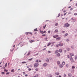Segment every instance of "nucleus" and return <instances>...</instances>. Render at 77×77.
I'll list each match as a JSON object with an SVG mask.
<instances>
[{"instance_id":"nucleus-1","label":"nucleus","mask_w":77,"mask_h":77,"mask_svg":"<svg viewBox=\"0 0 77 77\" xmlns=\"http://www.w3.org/2000/svg\"><path fill=\"white\" fill-rule=\"evenodd\" d=\"M69 24H68V23H65L64 25V27H69Z\"/></svg>"},{"instance_id":"nucleus-2","label":"nucleus","mask_w":77,"mask_h":77,"mask_svg":"<svg viewBox=\"0 0 77 77\" xmlns=\"http://www.w3.org/2000/svg\"><path fill=\"white\" fill-rule=\"evenodd\" d=\"M39 66V64L38 63H35L34 64V68H37Z\"/></svg>"},{"instance_id":"nucleus-3","label":"nucleus","mask_w":77,"mask_h":77,"mask_svg":"<svg viewBox=\"0 0 77 77\" xmlns=\"http://www.w3.org/2000/svg\"><path fill=\"white\" fill-rule=\"evenodd\" d=\"M70 61H71V62H72V63L74 62V60H73V58L72 57H70Z\"/></svg>"},{"instance_id":"nucleus-4","label":"nucleus","mask_w":77,"mask_h":77,"mask_svg":"<svg viewBox=\"0 0 77 77\" xmlns=\"http://www.w3.org/2000/svg\"><path fill=\"white\" fill-rule=\"evenodd\" d=\"M59 35H53V37L54 38H56L57 37H58Z\"/></svg>"},{"instance_id":"nucleus-5","label":"nucleus","mask_w":77,"mask_h":77,"mask_svg":"<svg viewBox=\"0 0 77 77\" xmlns=\"http://www.w3.org/2000/svg\"><path fill=\"white\" fill-rule=\"evenodd\" d=\"M23 44H24V43H23V42H20L19 43V45H20V46H21V47L22 46H23Z\"/></svg>"},{"instance_id":"nucleus-6","label":"nucleus","mask_w":77,"mask_h":77,"mask_svg":"<svg viewBox=\"0 0 77 77\" xmlns=\"http://www.w3.org/2000/svg\"><path fill=\"white\" fill-rule=\"evenodd\" d=\"M55 75H56L58 76L60 75V73H59V72H56V73H55Z\"/></svg>"},{"instance_id":"nucleus-7","label":"nucleus","mask_w":77,"mask_h":77,"mask_svg":"<svg viewBox=\"0 0 77 77\" xmlns=\"http://www.w3.org/2000/svg\"><path fill=\"white\" fill-rule=\"evenodd\" d=\"M47 65H48L47 63H45L43 64V66L45 67H46Z\"/></svg>"},{"instance_id":"nucleus-8","label":"nucleus","mask_w":77,"mask_h":77,"mask_svg":"<svg viewBox=\"0 0 77 77\" xmlns=\"http://www.w3.org/2000/svg\"><path fill=\"white\" fill-rule=\"evenodd\" d=\"M60 37H58L57 38H56V40L59 41V40H60Z\"/></svg>"},{"instance_id":"nucleus-9","label":"nucleus","mask_w":77,"mask_h":77,"mask_svg":"<svg viewBox=\"0 0 77 77\" xmlns=\"http://www.w3.org/2000/svg\"><path fill=\"white\" fill-rule=\"evenodd\" d=\"M70 56H74V54H73V53H70Z\"/></svg>"},{"instance_id":"nucleus-10","label":"nucleus","mask_w":77,"mask_h":77,"mask_svg":"<svg viewBox=\"0 0 77 77\" xmlns=\"http://www.w3.org/2000/svg\"><path fill=\"white\" fill-rule=\"evenodd\" d=\"M69 77H71L72 76V74L71 73H69L68 74Z\"/></svg>"},{"instance_id":"nucleus-11","label":"nucleus","mask_w":77,"mask_h":77,"mask_svg":"<svg viewBox=\"0 0 77 77\" xmlns=\"http://www.w3.org/2000/svg\"><path fill=\"white\" fill-rule=\"evenodd\" d=\"M46 32L45 31L44 32H43V31H40V33L42 34L45 33Z\"/></svg>"},{"instance_id":"nucleus-12","label":"nucleus","mask_w":77,"mask_h":77,"mask_svg":"<svg viewBox=\"0 0 77 77\" xmlns=\"http://www.w3.org/2000/svg\"><path fill=\"white\" fill-rule=\"evenodd\" d=\"M63 45V43H60V46H62Z\"/></svg>"},{"instance_id":"nucleus-13","label":"nucleus","mask_w":77,"mask_h":77,"mask_svg":"<svg viewBox=\"0 0 77 77\" xmlns=\"http://www.w3.org/2000/svg\"><path fill=\"white\" fill-rule=\"evenodd\" d=\"M59 52V51L58 50H57V51L55 52V54H57V53H58Z\"/></svg>"},{"instance_id":"nucleus-14","label":"nucleus","mask_w":77,"mask_h":77,"mask_svg":"<svg viewBox=\"0 0 77 77\" xmlns=\"http://www.w3.org/2000/svg\"><path fill=\"white\" fill-rule=\"evenodd\" d=\"M7 63H6V64H5V66H4V68H6V67H7Z\"/></svg>"},{"instance_id":"nucleus-15","label":"nucleus","mask_w":77,"mask_h":77,"mask_svg":"<svg viewBox=\"0 0 77 77\" xmlns=\"http://www.w3.org/2000/svg\"><path fill=\"white\" fill-rule=\"evenodd\" d=\"M57 63L58 65H59L60 63V61H57Z\"/></svg>"},{"instance_id":"nucleus-16","label":"nucleus","mask_w":77,"mask_h":77,"mask_svg":"<svg viewBox=\"0 0 77 77\" xmlns=\"http://www.w3.org/2000/svg\"><path fill=\"white\" fill-rule=\"evenodd\" d=\"M57 57H59L60 56V53H58L57 54Z\"/></svg>"},{"instance_id":"nucleus-17","label":"nucleus","mask_w":77,"mask_h":77,"mask_svg":"<svg viewBox=\"0 0 77 77\" xmlns=\"http://www.w3.org/2000/svg\"><path fill=\"white\" fill-rule=\"evenodd\" d=\"M62 64L63 65H65V63L64 61H63L62 63Z\"/></svg>"},{"instance_id":"nucleus-18","label":"nucleus","mask_w":77,"mask_h":77,"mask_svg":"<svg viewBox=\"0 0 77 77\" xmlns=\"http://www.w3.org/2000/svg\"><path fill=\"white\" fill-rule=\"evenodd\" d=\"M72 69H73L75 68V66H72Z\"/></svg>"},{"instance_id":"nucleus-19","label":"nucleus","mask_w":77,"mask_h":77,"mask_svg":"<svg viewBox=\"0 0 77 77\" xmlns=\"http://www.w3.org/2000/svg\"><path fill=\"white\" fill-rule=\"evenodd\" d=\"M74 59L75 60H77V56L76 55L75 56Z\"/></svg>"},{"instance_id":"nucleus-20","label":"nucleus","mask_w":77,"mask_h":77,"mask_svg":"<svg viewBox=\"0 0 77 77\" xmlns=\"http://www.w3.org/2000/svg\"><path fill=\"white\" fill-rule=\"evenodd\" d=\"M21 63H23V64H25L26 63V61L22 62Z\"/></svg>"},{"instance_id":"nucleus-21","label":"nucleus","mask_w":77,"mask_h":77,"mask_svg":"<svg viewBox=\"0 0 77 77\" xmlns=\"http://www.w3.org/2000/svg\"><path fill=\"white\" fill-rule=\"evenodd\" d=\"M62 49H60L59 50V52H60V53H61L62 52Z\"/></svg>"},{"instance_id":"nucleus-22","label":"nucleus","mask_w":77,"mask_h":77,"mask_svg":"<svg viewBox=\"0 0 77 77\" xmlns=\"http://www.w3.org/2000/svg\"><path fill=\"white\" fill-rule=\"evenodd\" d=\"M60 68H62L63 67V65L62 64H60Z\"/></svg>"},{"instance_id":"nucleus-23","label":"nucleus","mask_w":77,"mask_h":77,"mask_svg":"<svg viewBox=\"0 0 77 77\" xmlns=\"http://www.w3.org/2000/svg\"><path fill=\"white\" fill-rule=\"evenodd\" d=\"M4 71H5L6 72H7L8 71V70L6 69H4Z\"/></svg>"},{"instance_id":"nucleus-24","label":"nucleus","mask_w":77,"mask_h":77,"mask_svg":"<svg viewBox=\"0 0 77 77\" xmlns=\"http://www.w3.org/2000/svg\"><path fill=\"white\" fill-rule=\"evenodd\" d=\"M51 44V43H49L47 45V46H49Z\"/></svg>"},{"instance_id":"nucleus-25","label":"nucleus","mask_w":77,"mask_h":77,"mask_svg":"<svg viewBox=\"0 0 77 77\" xmlns=\"http://www.w3.org/2000/svg\"><path fill=\"white\" fill-rule=\"evenodd\" d=\"M46 60L47 62H49V59L48 58H47Z\"/></svg>"},{"instance_id":"nucleus-26","label":"nucleus","mask_w":77,"mask_h":77,"mask_svg":"<svg viewBox=\"0 0 77 77\" xmlns=\"http://www.w3.org/2000/svg\"><path fill=\"white\" fill-rule=\"evenodd\" d=\"M55 32H58V30L57 29H56V30H55Z\"/></svg>"},{"instance_id":"nucleus-27","label":"nucleus","mask_w":77,"mask_h":77,"mask_svg":"<svg viewBox=\"0 0 77 77\" xmlns=\"http://www.w3.org/2000/svg\"><path fill=\"white\" fill-rule=\"evenodd\" d=\"M47 26V24H46V25H45V26H44V27H43V29H44L45 28V27H46V26Z\"/></svg>"},{"instance_id":"nucleus-28","label":"nucleus","mask_w":77,"mask_h":77,"mask_svg":"<svg viewBox=\"0 0 77 77\" xmlns=\"http://www.w3.org/2000/svg\"><path fill=\"white\" fill-rule=\"evenodd\" d=\"M35 70L36 71H38V69L37 68H36L35 69Z\"/></svg>"},{"instance_id":"nucleus-29","label":"nucleus","mask_w":77,"mask_h":77,"mask_svg":"<svg viewBox=\"0 0 77 77\" xmlns=\"http://www.w3.org/2000/svg\"><path fill=\"white\" fill-rule=\"evenodd\" d=\"M55 26H58V23H55Z\"/></svg>"},{"instance_id":"nucleus-30","label":"nucleus","mask_w":77,"mask_h":77,"mask_svg":"<svg viewBox=\"0 0 77 77\" xmlns=\"http://www.w3.org/2000/svg\"><path fill=\"white\" fill-rule=\"evenodd\" d=\"M14 69H11V72H14Z\"/></svg>"},{"instance_id":"nucleus-31","label":"nucleus","mask_w":77,"mask_h":77,"mask_svg":"<svg viewBox=\"0 0 77 77\" xmlns=\"http://www.w3.org/2000/svg\"><path fill=\"white\" fill-rule=\"evenodd\" d=\"M48 77H52V76L51 74H50L49 75Z\"/></svg>"},{"instance_id":"nucleus-32","label":"nucleus","mask_w":77,"mask_h":77,"mask_svg":"<svg viewBox=\"0 0 77 77\" xmlns=\"http://www.w3.org/2000/svg\"><path fill=\"white\" fill-rule=\"evenodd\" d=\"M68 35V34L67 33L65 34V35H64V36H66L67 35Z\"/></svg>"},{"instance_id":"nucleus-33","label":"nucleus","mask_w":77,"mask_h":77,"mask_svg":"<svg viewBox=\"0 0 77 77\" xmlns=\"http://www.w3.org/2000/svg\"><path fill=\"white\" fill-rule=\"evenodd\" d=\"M39 76V75L38 74H36L35 76H36V77H38Z\"/></svg>"},{"instance_id":"nucleus-34","label":"nucleus","mask_w":77,"mask_h":77,"mask_svg":"<svg viewBox=\"0 0 77 77\" xmlns=\"http://www.w3.org/2000/svg\"><path fill=\"white\" fill-rule=\"evenodd\" d=\"M67 50L68 51H69L70 50V48H67Z\"/></svg>"},{"instance_id":"nucleus-35","label":"nucleus","mask_w":77,"mask_h":77,"mask_svg":"<svg viewBox=\"0 0 77 77\" xmlns=\"http://www.w3.org/2000/svg\"><path fill=\"white\" fill-rule=\"evenodd\" d=\"M31 70H32V69L30 68H29L28 69V70H29V71H31Z\"/></svg>"},{"instance_id":"nucleus-36","label":"nucleus","mask_w":77,"mask_h":77,"mask_svg":"<svg viewBox=\"0 0 77 77\" xmlns=\"http://www.w3.org/2000/svg\"><path fill=\"white\" fill-rule=\"evenodd\" d=\"M32 59H33L32 58H31L30 59H29L28 60L31 61V60H32Z\"/></svg>"},{"instance_id":"nucleus-37","label":"nucleus","mask_w":77,"mask_h":77,"mask_svg":"<svg viewBox=\"0 0 77 77\" xmlns=\"http://www.w3.org/2000/svg\"><path fill=\"white\" fill-rule=\"evenodd\" d=\"M1 74H2L4 75L5 74V72H1Z\"/></svg>"},{"instance_id":"nucleus-38","label":"nucleus","mask_w":77,"mask_h":77,"mask_svg":"<svg viewBox=\"0 0 77 77\" xmlns=\"http://www.w3.org/2000/svg\"><path fill=\"white\" fill-rule=\"evenodd\" d=\"M29 34V32H26V35H28V34Z\"/></svg>"},{"instance_id":"nucleus-39","label":"nucleus","mask_w":77,"mask_h":77,"mask_svg":"<svg viewBox=\"0 0 77 77\" xmlns=\"http://www.w3.org/2000/svg\"><path fill=\"white\" fill-rule=\"evenodd\" d=\"M66 41H67V42L69 41V39H67V40H66Z\"/></svg>"},{"instance_id":"nucleus-40","label":"nucleus","mask_w":77,"mask_h":77,"mask_svg":"<svg viewBox=\"0 0 77 77\" xmlns=\"http://www.w3.org/2000/svg\"><path fill=\"white\" fill-rule=\"evenodd\" d=\"M30 54V53L29 52V53H28V54H27V55L29 56V55Z\"/></svg>"},{"instance_id":"nucleus-41","label":"nucleus","mask_w":77,"mask_h":77,"mask_svg":"<svg viewBox=\"0 0 77 77\" xmlns=\"http://www.w3.org/2000/svg\"><path fill=\"white\" fill-rule=\"evenodd\" d=\"M9 74V72H7V73H6V75H8V74Z\"/></svg>"},{"instance_id":"nucleus-42","label":"nucleus","mask_w":77,"mask_h":77,"mask_svg":"<svg viewBox=\"0 0 77 77\" xmlns=\"http://www.w3.org/2000/svg\"><path fill=\"white\" fill-rule=\"evenodd\" d=\"M60 14H58V17H59V16H60Z\"/></svg>"},{"instance_id":"nucleus-43","label":"nucleus","mask_w":77,"mask_h":77,"mask_svg":"<svg viewBox=\"0 0 77 77\" xmlns=\"http://www.w3.org/2000/svg\"><path fill=\"white\" fill-rule=\"evenodd\" d=\"M67 14V12L66 13H65L64 14V16H65V15H66V14Z\"/></svg>"},{"instance_id":"nucleus-44","label":"nucleus","mask_w":77,"mask_h":77,"mask_svg":"<svg viewBox=\"0 0 77 77\" xmlns=\"http://www.w3.org/2000/svg\"><path fill=\"white\" fill-rule=\"evenodd\" d=\"M63 76H64V77H66V74H64V75H63Z\"/></svg>"},{"instance_id":"nucleus-45","label":"nucleus","mask_w":77,"mask_h":77,"mask_svg":"<svg viewBox=\"0 0 77 77\" xmlns=\"http://www.w3.org/2000/svg\"><path fill=\"white\" fill-rule=\"evenodd\" d=\"M39 54V53H36V54H35V55H37Z\"/></svg>"},{"instance_id":"nucleus-46","label":"nucleus","mask_w":77,"mask_h":77,"mask_svg":"<svg viewBox=\"0 0 77 77\" xmlns=\"http://www.w3.org/2000/svg\"><path fill=\"white\" fill-rule=\"evenodd\" d=\"M72 13L71 12H69L68 13V14H71Z\"/></svg>"},{"instance_id":"nucleus-47","label":"nucleus","mask_w":77,"mask_h":77,"mask_svg":"<svg viewBox=\"0 0 77 77\" xmlns=\"http://www.w3.org/2000/svg\"><path fill=\"white\" fill-rule=\"evenodd\" d=\"M71 48L72 49H73V46H71Z\"/></svg>"},{"instance_id":"nucleus-48","label":"nucleus","mask_w":77,"mask_h":77,"mask_svg":"<svg viewBox=\"0 0 77 77\" xmlns=\"http://www.w3.org/2000/svg\"><path fill=\"white\" fill-rule=\"evenodd\" d=\"M46 36L45 34L42 35V36Z\"/></svg>"},{"instance_id":"nucleus-49","label":"nucleus","mask_w":77,"mask_h":77,"mask_svg":"<svg viewBox=\"0 0 77 77\" xmlns=\"http://www.w3.org/2000/svg\"><path fill=\"white\" fill-rule=\"evenodd\" d=\"M73 8H70V10L72 11V10H73Z\"/></svg>"},{"instance_id":"nucleus-50","label":"nucleus","mask_w":77,"mask_h":77,"mask_svg":"<svg viewBox=\"0 0 77 77\" xmlns=\"http://www.w3.org/2000/svg\"><path fill=\"white\" fill-rule=\"evenodd\" d=\"M47 39H48L47 38H45V41H46V40Z\"/></svg>"},{"instance_id":"nucleus-51","label":"nucleus","mask_w":77,"mask_h":77,"mask_svg":"<svg viewBox=\"0 0 77 77\" xmlns=\"http://www.w3.org/2000/svg\"><path fill=\"white\" fill-rule=\"evenodd\" d=\"M29 34H30V35H32V32H29Z\"/></svg>"},{"instance_id":"nucleus-52","label":"nucleus","mask_w":77,"mask_h":77,"mask_svg":"<svg viewBox=\"0 0 77 77\" xmlns=\"http://www.w3.org/2000/svg\"><path fill=\"white\" fill-rule=\"evenodd\" d=\"M74 15H77V13H75L74 14Z\"/></svg>"},{"instance_id":"nucleus-53","label":"nucleus","mask_w":77,"mask_h":77,"mask_svg":"<svg viewBox=\"0 0 77 77\" xmlns=\"http://www.w3.org/2000/svg\"><path fill=\"white\" fill-rule=\"evenodd\" d=\"M37 30V29H34V31H38V30Z\"/></svg>"},{"instance_id":"nucleus-54","label":"nucleus","mask_w":77,"mask_h":77,"mask_svg":"<svg viewBox=\"0 0 77 77\" xmlns=\"http://www.w3.org/2000/svg\"><path fill=\"white\" fill-rule=\"evenodd\" d=\"M46 50V48H45L44 49H43L42 50L43 51H44V50Z\"/></svg>"},{"instance_id":"nucleus-55","label":"nucleus","mask_w":77,"mask_h":77,"mask_svg":"<svg viewBox=\"0 0 77 77\" xmlns=\"http://www.w3.org/2000/svg\"><path fill=\"white\" fill-rule=\"evenodd\" d=\"M25 76L27 77L28 76V75L27 74L25 75Z\"/></svg>"},{"instance_id":"nucleus-56","label":"nucleus","mask_w":77,"mask_h":77,"mask_svg":"<svg viewBox=\"0 0 77 77\" xmlns=\"http://www.w3.org/2000/svg\"><path fill=\"white\" fill-rule=\"evenodd\" d=\"M59 45H57V46H56V47H58Z\"/></svg>"},{"instance_id":"nucleus-57","label":"nucleus","mask_w":77,"mask_h":77,"mask_svg":"<svg viewBox=\"0 0 77 77\" xmlns=\"http://www.w3.org/2000/svg\"><path fill=\"white\" fill-rule=\"evenodd\" d=\"M68 64H67V65H66V66L67 67H68Z\"/></svg>"},{"instance_id":"nucleus-58","label":"nucleus","mask_w":77,"mask_h":77,"mask_svg":"<svg viewBox=\"0 0 77 77\" xmlns=\"http://www.w3.org/2000/svg\"><path fill=\"white\" fill-rule=\"evenodd\" d=\"M56 77H59L58 76H56ZM59 77H62L61 75H59Z\"/></svg>"},{"instance_id":"nucleus-59","label":"nucleus","mask_w":77,"mask_h":77,"mask_svg":"<svg viewBox=\"0 0 77 77\" xmlns=\"http://www.w3.org/2000/svg\"><path fill=\"white\" fill-rule=\"evenodd\" d=\"M31 42H34V41H33L32 40H31Z\"/></svg>"},{"instance_id":"nucleus-60","label":"nucleus","mask_w":77,"mask_h":77,"mask_svg":"<svg viewBox=\"0 0 77 77\" xmlns=\"http://www.w3.org/2000/svg\"><path fill=\"white\" fill-rule=\"evenodd\" d=\"M48 33H50V31H48Z\"/></svg>"},{"instance_id":"nucleus-61","label":"nucleus","mask_w":77,"mask_h":77,"mask_svg":"<svg viewBox=\"0 0 77 77\" xmlns=\"http://www.w3.org/2000/svg\"><path fill=\"white\" fill-rule=\"evenodd\" d=\"M48 53H51L50 51H48Z\"/></svg>"},{"instance_id":"nucleus-62","label":"nucleus","mask_w":77,"mask_h":77,"mask_svg":"<svg viewBox=\"0 0 77 77\" xmlns=\"http://www.w3.org/2000/svg\"><path fill=\"white\" fill-rule=\"evenodd\" d=\"M69 55H67V58H69Z\"/></svg>"},{"instance_id":"nucleus-63","label":"nucleus","mask_w":77,"mask_h":77,"mask_svg":"<svg viewBox=\"0 0 77 77\" xmlns=\"http://www.w3.org/2000/svg\"><path fill=\"white\" fill-rule=\"evenodd\" d=\"M39 62H38V60H36V63H38Z\"/></svg>"},{"instance_id":"nucleus-64","label":"nucleus","mask_w":77,"mask_h":77,"mask_svg":"<svg viewBox=\"0 0 77 77\" xmlns=\"http://www.w3.org/2000/svg\"><path fill=\"white\" fill-rule=\"evenodd\" d=\"M74 21H76V20L75 19L74 20Z\"/></svg>"}]
</instances>
